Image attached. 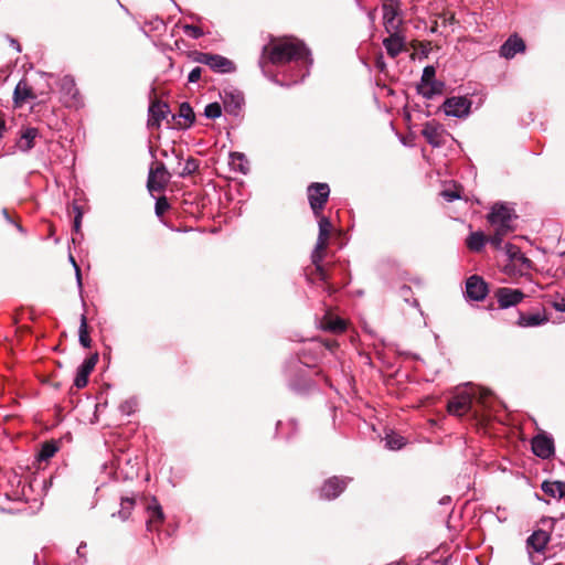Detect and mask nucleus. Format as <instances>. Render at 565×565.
Segmentation results:
<instances>
[{
    "label": "nucleus",
    "mask_w": 565,
    "mask_h": 565,
    "mask_svg": "<svg viewBox=\"0 0 565 565\" xmlns=\"http://www.w3.org/2000/svg\"><path fill=\"white\" fill-rule=\"evenodd\" d=\"M263 60L275 65L289 62L301 63L305 70L300 71V79L309 74V66L312 64L309 50L303 42L294 38L273 39L263 47Z\"/></svg>",
    "instance_id": "obj_1"
},
{
    "label": "nucleus",
    "mask_w": 565,
    "mask_h": 565,
    "mask_svg": "<svg viewBox=\"0 0 565 565\" xmlns=\"http://www.w3.org/2000/svg\"><path fill=\"white\" fill-rule=\"evenodd\" d=\"M491 393L479 386L466 384L465 387L458 390L447 404V411L455 416H463L472 406V402L477 401L482 406H487V398Z\"/></svg>",
    "instance_id": "obj_2"
},
{
    "label": "nucleus",
    "mask_w": 565,
    "mask_h": 565,
    "mask_svg": "<svg viewBox=\"0 0 565 565\" xmlns=\"http://www.w3.org/2000/svg\"><path fill=\"white\" fill-rule=\"evenodd\" d=\"M515 217L514 210L507 204L497 203L492 206L488 221L493 226L494 233L489 241L495 248H500L504 236L514 230Z\"/></svg>",
    "instance_id": "obj_3"
},
{
    "label": "nucleus",
    "mask_w": 565,
    "mask_h": 565,
    "mask_svg": "<svg viewBox=\"0 0 565 565\" xmlns=\"http://www.w3.org/2000/svg\"><path fill=\"white\" fill-rule=\"evenodd\" d=\"M193 61L196 63L205 64L214 72L222 74L232 73L235 71L234 63L227 57L218 54L194 52Z\"/></svg>",
    "instance_id": "obj_4"
},
{
    "label": "nucleus",
    "mask_w": 565,
    "mask_h": 565,
    "mask_svg": "<svg viewBox=\"0 0 565 565\" xmlns=\"http://www.w3.org/2000/svg\"><path fill=\"white\" fill-rule=\"evenodd\" d=\"M319 217V234L317 238V243L315 246V249L311 254V260L315 262H322L324 258L326 249L328 247L330 234L332 231V224L330 220L326 216H318Z\"/></svg>",
    "instance_id": "obj_5"
},
{
    "label": "nucleus",
    "mask_w": 565,
    "mask_h": 565,
    "mask_svg": "<svg viewBox=\"0 0 565 565\" xmlns=\"http://www.w3.org/2000/svg\"><path fill=\"white\" fill-rule=\"evenodd\" d=\"M330 189L327 183H312L308 188V199L315 216H320L329 198Z\"/></svg>",
    "instance_id": "obj_6"
},
{
    "label": "nucleus",
    "mask_w": 565,
    "mask_h": 565,
    "mask_svg": "<svg viewBox=\"0 0 565 565\" xmlns=\"http://www.w3.org/2000/svg\"><path fill=\"white\" fill-rule=\"evenodd\" d=\"M443 107L447 116L463 118L470 113L471 100L466 96L450 97L445 100Z\"/></svg>",
    "instance_id": "obj_7"
},
{
    "label": "nucleus",
    "mask_w": 565,
    "mask_h": 565,
    "mask_svg": "<svg viewBox=\"0 0 565 565\" xmlns=\"http://www.w3.org/2000/svg\"><path fill=\"white\" fill-rule=\"evenodd\" d=\"M169 180L170 174L167 171L164 164L160 162L154 169L150 168L147 188L150 192H160L166 188Z\"/></svg>",
    "instance_id": "obj_8"
},
{
    "label": "nucleus",
    "mask_w": 565,
    "mask_h": 565,
    "mask_svg": "<svg viewBox=\"0 0 565 565\" xmlns=\"http://www.w3.org/2000/svg\"><path fill=\"white\" fill-rule=\"evenodd\" d=\"M487 295L488 286L481 277L473 275L467 279L466 296L468 299L473 301H481L487 297Z\"/></svg>",
    "instance_id": "obj_9"
},
{
    "label": "nucleus",
    "mask_w": 565,
    "mask_h": 565,
    "mask_svg": "<svg viewBox=\"0 0 565 565\" xmlns=\"http://www.w3.org/2000/svg\"><path fill=\"white\" fill-rule=\"evenodd\" d=\"M436 71L434 66H426L422 75L420 92L423 96L431 98L441 92V84L435 81Z\"/></svg>",
    "instance_id": "obj_10"
},
{
    "label": "nucleus",
    "mask_w": 565,
    "mask_h": 565,
    "mask_svg": "<svg viewBox=\"0 0 565 565\" xmlns=\"http://www.w3.org/2000/svg\"><path fill=\"white\" fill-rule=\"evenodd\" d=\"M227 114L237 116L244 105V96L236 89H224L221 94Z\"/></svg>",
    "instance_id": "obj_11"
},
{
    "label": "nucleus",
    "mask_w": 565,
    "mask_h": 565,
    "mask_svg": "<svg viewBox=\"0 0 565 565\" xmlns=\"http://www.w3.org/2000/svg\"><path fill=\"white\" fill-rule=\"evenodd\" d=\"M350 479L333 477L328 479L320 490V495L324 499H335L345 489Z\"/></svg>",
    "instance_id": "obj_12"
},
{
    "label": "nucleus",
    "mask_w": 565,
    "mask_h": 565,
    "mask_svg": "<svg viewBox=\"0 0 565 565\" xmlns=\"http://www.w3.org/2000/svg\"><path fill=\"white\" fill-rule=\"evenodd\" d=\"M383 10V22L386 32H395L398 30L401 20L398 19V8L397 4L390 0V2H385L382 7Z\"/></svg>",
    "instance_id": "obj_13"
},
{
    "label": "nucleus",
    "mask_w": 565,
    "mask_h": 565,
    "mask_svg": "<svg viewBox=\"0 0 565 565\" xmlns=\"http://www.w3.org/2000/svg\"><path fill=\"white\" fill-rule=\"evenodd\" d=\"M495 298L501 308H509L521 302L524 294L519 289L502 287L495 291Z\"/></svg>",
    "instance_id": "obj_14"
},
{
    "label": "nucleus",
    "mask_w": 565,
    "mask_h": 565,
    "mask_svg": "<svg viewBox=\"0 0 565 565\" xmlns=\"http://www.w3.org/2000/svg\"><path fill=\"white\" fill-rule=\"evenodd\" d=\"M97 362H98V353L97 352L90 354L87 359H85V361L78 367V372L73 382V384L76 387L82 388V387L86 386L87 381H88V375L94 370Z\"/></svg>",
    "instance_id": "obj_15"
},
{
    "label": "nucleus",
    "mask_w": 565,
    "mask_h": 565,
    "mask_svg": "<svg viewBox=\"0 0 565 565\" xmlns=\"http://www.w3.org/2000/svg\"><path fill=\"white\" fill-rule=\"evenodd\" d=\"M532 450L537 457L547 459L554 454V441L546 435H537L532 439Z\"/></svg>",
    "instance_id": "obj_16"
},
{
    "label": "nucleus",
    "mask_w": 565,
    "mask_h": 565,
    "mask_svg": "<svg viewBox=\"0 0 565 565\" xmlns=\"http://www.w3.org/2000/svg\"><path fill=\"white\" fill-rule=\"evenodd\" d=\"M524 51V41L516 34H513L509 36V39L501 45L500 55L510 60L513 58L518 53H523Z\"/></svg>",
    "instance_id": "obj_17"
},
{
    "label": "nucleus",
    "mask_w": 565,
    "mask_h": 565,
    "mask_svg": "<svg viewBox=\"0 0 565 565\" xmlns=\"http://www.w3.org/2000/svg\"><path fill=\"white\" fill-rule=\"evenodd\" d=\"M36 98L32 87L28 84L25 79H21L13 92V103L17 107H21L22 105L30 103Z\"/></svg>",
    "instance_id": "obj_18"
},
{
    "label": "nucleus",
    "mask_w": 565,
    "mask_h": 565,
    "mask_svg": "<svg viewBox=\"0 0 565 565\" xmlns=\"http://www.w3.org/2000/svg\"><path fill=\"white\" fill-rule=\"evenodd\" d=\"M40 136L39 129L35 127H25L21 130L20 137L15 142V147L22 151H30L34 145L35 139Z\"/></svg>",
    "instance_id": "obj_19"
},
{
    "label": "nucleus",
    "mask_w": 565,
    "mask_h": 565,
    "mask_svg": "<svg viewBox=\"0 0 565 565\" xmlns=\"http://www.w3.org/2000/svg\"><path fill=\"white\" fill-rule=\"evenodd\" d=\"M388 33L390 36L383 40V45L391 57H396L404 50L405 41L397 31Z\"/></svg>",
    "instance_id": "obj_20"
},
{
    "label": "nucleus",
    "mask_w": 565,
    "mask_h": 565,
    "mask_svg": "<svg viewBox=\"0 0 565 565\" xmlns=\"http://www.w3.org/2000/svg\"><path fill=\"white\" fill-rule=\"evenodd\" d=\"M169 113V107L167 104L161 102H153L149 107V117H148V126L149 127H159L162 119Z\"/></svg>",
    "instance_id": "obj_21"
},
{
    "label": "nucleus",
    "mask_w": 565,
    "mask_h": 565,
    "mask_svg": "<svg viewBox=\"0 0 565 565\" xmlns=\"http://www.w3.org/2000/svg\"><path fill=\"white\" fill-rule=\"evenodd\" d=\"M550 532L545 530H536L529 536L526 541L527 547L536 553H542L550 542Z\"/></svg>",
    "instance_id": "obj_22"
},
{
    "label": "nucleus",
    "mask_w": 565,
    "mask_h": 565,
    "mask_svg": "<svg viewBox=\"0 0 565 565\" xmlns=\"http://www.w3.org/2000/svg\"><path fill=\"white\" fill-rule=\"evenodd\" d=\"M422 134L433 147H439L443 143V128L435 122H427Z\"/></svg>",
    "instance_id": "obj_23"
},
{
    "label": "nucleus",
    "mask_w": 565,
    "mask_h": 565,
    "mask_svg": "<svg viewBox=\"0 0 565 565\" xmlns=\"http://www.w3.org/2000/svg\"><path fill=\"white\" fill-rule=\"evenodd\" d=\"M541 489L553 499L561 500L565 497V482L563 481H544L541 484Z\"/></svg>",
    "instance_id": "obj_24"
},
{
    "label": "nucleus",
    "mask_w": 565,
    "mask_h": 565,
    "mask_svg": "<svg viewBox=\"0 0 565 565\" xmlns=\"http://www.w3.org/2000/svg\"><path fill=\"white\" fill-rule=\"evenodd\" d=\"M148 512L150 514V518L147 522V527L149 531H152L156 524H159L163 521L164 514L161 505L158 503L156 499H152V504L148 507Z\"/></svg>",
    "instance_id": "obj_25"
},
{
    "label": "nucleus",
    "mask_w": 565,
    "mask_h": 565,
    "mask_svg": "<svg viewBox=\"0 0 565 565\" xmlns=\"http://www.w3.org/2000/svg\"><path fill=\"white\" fill-rule=\"evenodd\" d=\"M230 166L232 170L246 174L249 170L248 160L244 153L232 152L230 154Z\"/></svg>",
    "instance_id": "obj_26"
},
{
    "label": "nucleus",
    "mask_w": 565,
    "mask_h": 565,
    "mask_svg": "<svg viewBox=\"0 0 565 565\" xmlns=\"http://www.w3.org/2000/svg\"><path fill=\"white\" fill-rule=\"evenodd\" d=\"M486 244V236L481 232H473L467 238V246L473 252H479Z\"/></svg>",
    "instance_id": "obj_27"
},
{
    "label": "nucleus",
    "mask_w": 565,
    "mask_h": 565,
    "mask_svg": "<svg viewBox=\"0 0 565 565\" xmlns=\"http://www.w3.org/2000/svg\"><path fill=\"white\" fill-rule=\"evenodd\" d=\"M385 447L391 450H398L405 445V438L398 434L390 433L385 436Z\"/></svg>",
    "instance_id": "obj_28"
},
{
    "label": "nucleus",
    "mask_w": 565,
    "mask_h": 565,
    "mask_svg": "<svg viewBox=\"0 0 565 565\" xmlns=\"http://www.w3.org/2000/svg\"><path fill=\"white\" fill-rule=\"evenodd\" d=\"M546 319L542 317L540 313L529 315V316H520L519 324L522 327H536L544 323Z\"/></svg>",
    "instance_id": "obj_29"
},
{
    "label": "nucleus",
    "mask_w": 565,
    "mask_h": 565,
    "mask_svg": "<svg viewBox=\"0 0 565 565\" xmlns=\"http://www.w3.org/2000/svg\"><path fill=\"white\" fill-rule=\"evenodd\" d=\"M78 341L83 345V348L90 347V338H89V333H88L87 320L84 315L82 316L81 326L78 329Z\"/></svg>",
    "instance_id": "obj_30"
},
{
    "label": "nucleus",
    "mask_w": 565,
    "mask_h": 565,
    "mask_svg": "<svg viewBox=\"0 0 565 565\" xmlns=\"http://www.w3.org/2000/svg\"><path fill=\"white\" fill-rule=\"evenodd\" d=\"M323 327L326 330L339 333L345 330V322L340 318H327Z\"/></svg>",
    "instance_id": "obj_31"
},
{
    "label": "nucleus",
    "mask_w": 565,
    "mask_h": 565,
    "mask_svg": "<svg viewBox=\"0 0 565 565\" xmlns=\"http://www.w3.org/2000/svg\"><path fill=\"white\" fill-rule=\"evenodd\" d=\"M135 507V500L131 498H122L120 502V510L118 511V516L125 521L129 518L132 509Z\"/></svg>",
    "instance_id": "obj_32"
},
{
    "label": "nucleus",
    "mask_w": 565,
    "mask_h": 565,
    "mask_svg": "<svg viewBox=\"0 0 565 565\" xmlns=\"http://www.w3.org/2000/svg\"><path fill=\"white\" fill-rule=\"evenodd\" d=\"M57 446L54 441L44 443L41 447V450L38 455L39 460H47L55 455L57 451Z\"/></svg>",
    "instance_id": "obj_33"
},
{
    "label": "nucleus",
    "mask_w": 565,
    "mask_h": 565,
    "mask_svg": "<svg viewBox=\"0 0 565 565\" xmlns=\"http://www.w3.org/2000/svg\"><path fill=\"white\" fill-rule=\"evenodd\" d=\"M179 116L185 120V125L189 126L194 121V113L188 103L180 105Z\"/></svg>",
    "instance_id": "obj_34"
},
{
    "label": "nucleus",
    "mask_w": 565,
    "mask_h": 565,
    "mask_svg": "<svg viewBox=\"0 0 565 565\" xmlns=\"http://www.w3.org/2000/svg\"><path fill=\"white\" fill-rule=\"evenodd\" d=\"M204 115L210 119H216L222 115V108L218 103H211L205 106Z\"/></svg>",
    "instance_id": "obj_35"
},
{
    "label": "nucleus",
    "mask_w": 565,
    "mask_h": 565,
    "mask_svg": "<svg viewBox=\"0 0 565 565\" xmlns=\"http://www.w3.org/2000/svg\"><path fill=\"white\" fill-rule=\"evenodd\" d=\"M198 169H199L198 160L194 158H189L185 161L184 167H183L182 171L180 172V175L181 177L190 175V174L194 173Z\"/></svg>",
    "instance_id": "obj_36"
},
{
    "label": "nucleus",
    "mask_w": 565,
    "mask_h": 565,
    "mask_svg": "<svg viewBox=\"0 0 565 565\" xmlns=\"http://www.w3.org/2000/svg\"><path fill=\"white\" fill-rule=\"evenodd\" d=\"M169 207H170V204L166 196H161V198L157 199L154 210H156V214L158 216H161L166 211L169 210Z\"/></svg>",
    "instance_id": "obj_37"
},
{
    "label": "nucleus",
    "mask_w": 565,
    "mask_h": 565,
    "mask_svg": "<svg viewBox=\"0 0 565 565\" xmlns=\"http://www.w3.org/2000/svg\"><path fill=\"white\" fill-rule=\"evenodd\" d=\"M183 31L186 35L191 36L192 39H199L203 35V31L199 26L192 24L183 25Z\"/></svg>",
    "instance_id": "obj_38"
},
{
    "label": "nucleus",
    "mask_w": 565,
    "mask_h": 565,
    "mask_svg": "<svg viewBox=\"0 0 565 565\" xmlns=\"http://www.w3.org/2000/svg\"><path fill=\"white\" fill-rule=\"evenodd\" d=\"M136 406H137V402L135 399H129V401L124 402L120 405V411H121V413H124L126 415H130L131 413L135 412Z\"/></svg>",
    "instance_id": "obj_39"
},
{
    "label": "nucleus",
    "mask_w": 565,
    "mask_h": 565,
    "mask_svg": "<svg viewBox=\"0 0 565 565\" xmlns=\"http://www.w3.org/2000/svg\"><path fill=\"white\" fill-rule=\"evenodd\" d=\"M73 212L75 213V217L73 220V231L78 232L81 226V217H82V211L73 204Z\"/></svg>",
    "instance_id": "obj_40"
},
{
    "label": "nucleus",
    "mask_w": 565,
    "mask_h": 565,
    "mask_svg": "<svg viewBox=\"0 0 565 565\" xmlns=\"http://www.w3.org/2000/svg\"><path fill=\"white\" fill-rule=\"evenodd\" d=\"M321 263L322 262H315V260H312V264L316 267V271L319 275L320 280L327 281L329 276H328L326 269L323 268V266L321 265Z\"/></svg>",
    "instance_id": "obj_41"
},
{
    "label": "nucleus",
    "mask_w": 565,
    "mask_h": 565,
    "mask_svg": "<svg viewBox=\"0 0 565 565\" xmlns=\"http://www.w3.org/2000/svg\"><path fill=\"white\" fill-rule=\"evenodd\" d=\"M511 258L515 262H520L522 265H525L526 267H530V260L520 250L511 253Z\"/></svg>",
    "instance_id": "obj_42"
},
{
    "label": "nucleus",
    "mask_w": 565,
    "mask_h": 565,
    "mask_svg": "<svg viewBox=\"0 0 565 565\" xmlns=\"http://www.w3.org/2000/svg\"><path fill=\"white\" fill-rule=\"evenodd\" d=\"M441 195L448 202H452L460 198L459 193L456 190H444L441 192Z\"/></svg>",
    "instance_id": "obj_43"
},
{
    "label": "nucleus",
    "mask_w": 565,
    "mask_h": 565,
    "mask_svg": "<svg viewBox=\"0 0 565 565\" xmlns=\"http://www.w3.org/2000/svg\"><path fill=\"white\" fill-rule=\"evenodd\" d=\"M202 68L201 67H194L188 76V81L190 83H196L201 78Z\"/></svg>",
    "instance_id": "obj_44"
},
{
    "label": "nucleus",
    "mask_w": 565,
    "mask_h": 565,
    "mask_svg": "<svg viewBox=\"0 0 565 565\" xmlns=\"http://www.w3.org/2000/svg\"><path fill=\"white\" fill-rule=\"evenodd\" d=\"M72 265H73V269L75 271V276H76V281H77V286L79 288V290L82 289V286H83V282H82V276H81V269L79 267L77 266L75 259L73 258V262H72Z\"/></svg>",
    "instance_id": "obj_45"
},
{
    "label": "nucleus",
    "mask_w": 565,
    "mask_h": 565,
    "mask_svg": "<svg viewBox=\"0 0 565 565\" xmlns=\"http://www.w3.org/2000/svg\"><path fill=\"white\" fill-rule=\"evenodd\" d=\"M86 543H81L78 547L76 548V554L79 559H84L86 562Z\"/></svg>",
    "instance_id": "obj_46"
},
{
    "label": "nucleus",
    "mask_w": 565,
    "mask_h": 565,
    "mask_svg": "<svg viewBox=\"0 0 565 565\" xmlns=\"http://www.w3.org/2000/svg\"><path fill=\"white\" fill-rule=\"evenodd\" d=\"M401 296L407 301L412 290L408 286L404 285L399 289Z\"/></svg>",
    "instance_id": "obj_47"
},
{
    "label": "nucleus",
    "mask_w": 565,
    "mask_h": 565,
    "mask_svg": "<svg viewBox=\"0 0 565 565\" xmlns=\"http://www.w3.org/2000/svg\"><path fill=\"white\" fill-rule=\"evenodd\" d=\"M2 214H3L4 218H6L9 223H12V224H13V221L11 220V217H10V215H9V213H8V210H7V209H3V210H2ZM14 225H15V227H17L20 232H23V228H22V226H21V225L15 224V223H14Z\"/></svg>",
    "instance_id": "obj_48"
},
{
    "label": "nucleus",
    "mask_w": 565,
    "mask_h": 565,
    "mask_svg": "<svg viewBox=\"0 0 565 565\" xmlns=\"http://www.w3.org/2000/svg\"><path fill=\"white\" fill-rule=\"evenodd\" d=\"M554 308L557 311L565 312V299H561L559 301L554 302Z\"/></svg>",
    "instance_id": "obj_49"
},
{
    "label": "nucleus",
    "mask_w": 565,
    "mask_h": 565,
    "mask_svg": "<svg viewBox=\"0 0 565 565\" xmlns=\"http://www.w3.org/2000/svg\"><path fill=\"white\" fill-rule=\"evenodd\" d=\"M7 131L6 120L0 116V140L3 138Z\"/></svg>",
    "instance_id": "obj_50"
},
{
    "label": "nucleus",
    "mask_w": 565,
    "mask_h": 565,
    "mask_svg": "<svg viewBox=\"0 0 565 565\" xmlns=\"http://www.w3.org/2000/svg\"><path fill=\"white\" fill-rule=\"evenodd\" d=\"M541 522L545 526L553 527L555 520L551 519V518H546V519H542Z\"/></svg>",
    "instance_id": "obj_51"
},
{
    "label": "nucleus",
    "mask_w": 565,
    "mask_h": 565,
    "mask_svg": "<svg viewBox=\"0 0 565 565\" xmlns=\"http://www.w3.org/2000/svg\"><path fill=\"white\" fill-rule=\"evenodd\" d=\"M10 44H11V46H12V47H14L18 52H21V46H20V44H19V42H18L17 40L11 39V40H10Z\"/></svg>",
    "instance_id": "obj_52"
},
{
    "label": "nucleus",
    "mask_w": 565,
    "mask_h": 565,
    "mask_svg": "<svg viewBox=\"0 0 565 565\" xmlns=\"http://www.w3.org/2000/svg\"><path fill=\"white\" fill-rule=\"evenodd\" d=\"M450 502V497H443L439 501L440 504H448Z\"/></svg>",
    "instance_id": "obj_53"
},
{
    "label": "nucleus",
    "mask_w": 565,
    "mask_h": 565,
    "mask_svg": "<svg viewBox=\"0 0 565 565\" xmlns=\"http://www.w3.org/2000/svg\"><path fill=\"white\" fill-rule=\"evenodd\" d=\"M72 98H73V107H76L77 106V100H76L75 94L72 95Z\"/></svg>",
    "instance_id": "obj_54"
},
{
    "label": "nucleus",
    "mask_w": 565,
    "mask_h": 565,
    "mask_svg": "<svg viewBox=\"0 0 565 565\" xmlns=\"http://www.w3.org/2000/svg\"><path fill=\"white\" fill-rule=\"evenodd\" d=\"M72 255H71V245H68V260L71 262Z\"/></svg>",
    "instance_id": "obj_55"
}]
</instances>
